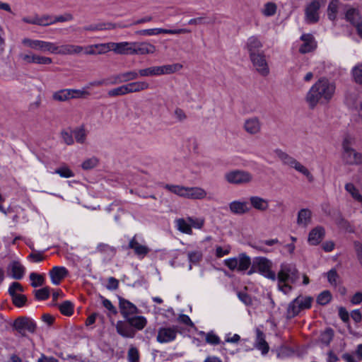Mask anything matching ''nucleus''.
<instances>
[{
    "mask_svg": "<svg viewBox=\"0 0 362 362\" xmlns=\"http://www.w3.org/2000/svg\"><path fill=\"white\" fill-rule=\"evenodd\" d=\"M336 84L326 78L317 80L308 90L305 100L308 106L314 109L318 104H327L334 97Z\"/></svg>",
    "mask_w": 362,
    "mask_h": 362,
    "instance_id": "f257e3e1",
    "label": "nucleus"
},
{
    "mask_svg": "<svg viewBox=\"0 0 362 362\" xmlns=\"http://www.w3.org/2000/svg\"><path fill=\"white\" fill-rule=\"evenodd\" d=\"M22 44L24 47L54 54L72 55L80 54L83 51V47L72 44H66L57 46L55 43L40 40L23 38Z\"/></svg>",
    "mask_w": 362,
    "mask_h": 362,
    "instance_id": "f03ea898",
    "label": "nucleus"
},
{
    "mask_svg": "<svg viewBox=\"0 0 362 362\" xmlns=\"http://www.w3.org/2000/svg\"><path fill=\"white\" fill-rule=\"evenodd\" d=\"M112 51L121 55H148L157 52L156 47L148 41L112 42Z\"/></svg>",
    "mask_w": 362,
    "mask_h": 362,
    "instance_id": "7ed1b4c3",
    "label": "nucleus"
},
{
    "mask_svg": "<svg viewBox=\"0 0 362 362\" xmlns=\"http://www.w3.org/2000/svg\"><path fill=\"white\" fill-rule=\"evenodd\" d=\"M278 281V288L284 294H288L292 290L291 284H295L298 279V271L291 263H282L280 269L276 275Z\"/></svg>",
    "mask_w": 362,
    "mask_h": 362,
    "instance_id": "20e7f679",
    "label": "nucleus"
},
{
    "mask_svg": "<svg viewBox=\"0 0 362 362\" xmlns=\"http://www.w3.org/2000/svg\"><path fill=\"white\" fill-rule=\"evenodd\" d=\"M165 189L178 197L188 199H204L207 196L206 191L200 187L166 185Z\"/></svg>",
    "mask_w": 362,
    "mask_h": 362,
    "instance_id": "39448f33",
    "label": "nucleus"
},
{
    "mask_svg": "<svg viewBox=\"0 0 362 362\" xmlns=\"http://www.w3.org/2000/svg\"><path fill=\"white\" fill-rule=\"evenodd\" d=\"M183 66L180 63L153 66L139 70V76L151 77L170 75L180 71Z\"/></svg>",
    "mask_w": 362,
    "mask_h": 362,
    "instance_id": "423d86ee",
    "label": "nucleus"
},
{
    "mask_svg": "<svg viewBox=\"0 0 362 362\" xmlns=\"http://www.w3.org/2000/svg\"><path fill=\"white\" fill-rule=\"evenodd\" d=\"M313 298L306 296H299L291 302L287 308V316L293 317L298 315L301 311L310 308L313 303Z\"/></svg>",
    "mask_w": 362,
    "mask_h": 362,
    "instance_id": "0eeeda50",
    "label": "nucleus"
},
{
    "mask_svg": "<svg viewBox=\"0 0 362 362\" xmlns=\"http://www.w3.org/2000/svg\"><path fill=\"white\" fill-rule=\"evenodd\" d=\"M224 179L229 184L242 185L250 183L253 176L247 170L235 169L226 173Z\"/></svg>",
    "mask_w": 362,
    "mask_h": 362,
    "instance_id": "6e6552de",
    "label": "nucleus"
},
{
    "mask_svg": "<svg viewBox=\"0 0 362 362\" xmlns=\"http://www.w3.org/2000/svg\"><path fill=\"white\" fill-rule=\"evenodd\" d=\"M224 264L233 271H245L250 267L251 259L245 253H241L238 257L225 259Z\"/></svg>",
    "mask_w": 362,
    "mask_h": 362,
    "instance_id": "1a4fd4ad",
    "label": "nucleus"
},
{
    "mask_svg": "<svg viewBox=\"0 0 362 362\" xmlns=\"http://www.w3.org/2000/svg\"><path fill=\"white\" fill-rule=\"evenodd\" d=\"M250 59L255 71L262 76H267L270 73V68L268 60L264 52L258 54H253Z\"/></svg>",
    "mask_w": 362,
    "mask_h": 362,
    "instance_id": "9d476101",
    "label": "nucleus"
},
{
    "mask_svg": "<svg viewBox=\"0 0 362 362\" xmlns=\"http://www.w3.org/2000/svg\"><path fill=\"white\" fill-rule=\"evenodd\" d=\"M254 265L262 275L269 279L276 280V274L272 270L273 263L271 260L266 257H257L255 260Z\"/></svg>",
    "mask_w": 362,
    "mask_h": 362,
    "instance_id": "9b49d317",
    "label": "nucleus"
},
{
    "mask_svg": "<svg viewBox=\"0 0 362 362\" xmlns=\"http://www.w3.org/2000/svg\"><path fill=\"white\" fill-rule=\"evenodd\" d=\"M191 33V30L187 28H179V29H164L161 28H155L149 29H144L137 30L135 33L138 35L141 36H155L160 34H170V35H179L186 34Z\"/></svg>",
    "mask_w": 362,
    "mask_h": 362,
    "instance_id": "f8f14e48",
    "label": "nucleus"
},
{
    "mask_svg": "<svg viewBox=\"0 0 362 362\" xmlns=\"http://www.w3.org/2000/svg\"><path fill=\"white\" fill-rule=\"evenodd\" d=\"M20 59L26 64H35L37 65H49L52 64V59L33 52L20 54Z\"/></svg>",
    "mask_w": 362,
    "mask_h": 362,
    "instance_id": "ddd939ff",
    "label": "nucleus"
},
{
    "mask_svg": "<svg viewBox=\"0 0 362 362\" xmlns=\"http://www.w3.org/2000/svg\"><path fill=\"white\" fill-rule=\"evenodd\" d=\"M321 7L320 0H313L305 7V19L308 23H315L319 21V10Z\"/></svg>",
    "mask_w": 362,
    "mask_h": 362,
    "instance_id": "4468645a",
    "label": "nucleus"
},
{
    "mask_svg": "<svg viewBox=\"0 0 362 362\" xmlns=\"http://www.w3.org/2000/svg\"><path fill=\"white\" fill-rule=\"evenodd\" d=\"M341 160L347 165H358L362 164V153L354 148H346L342 151Z\"/></svg>",
    "mask_w": 362,
    "mask_h": 362,
    "instance_id": "2eb2a0df",
    "label": "nucleus"
},
{
    "mask_svg": "<svg viewBox=\"0 0 362 362\" xmlns=\"http://www.w3.org/2000/svg\"><path fill=\"white\" fill-rule=\"evenodd\" d=\"M177 334L176 327H161L158 331L157 341L159 343H169L175 339Z\"/></svg>",
    "mask_w": 362,
    "mask_h": 362,
    "instance_id": "dca6fc26",
    "label": "nucleus"
},
{
    "mask_svg": "<svg viewBox=\"0 0 362 362\" xmlns=\"http://www.w3.org/2000/svg\"><path fill=\"white\" fill-rule=\"evenodd\" d=\"M229 211L235 215H244L251 210L250 204L245 200H234L228 204Z\"/></svg>",
    "mask_w": 362,
    "mask_h": 362,
    "instance_id": "f3484780",
    "label": "nucleus"
},
{
    "mask_svg": "<svg viewBox=\"0 0 362 362\" xmlns=\"http://www.w3.org/2000/svg\"><path fill=\"white\" fill-rule=\"evenodd\" d=\"M13 328L19 333L24 334L26 331L34 332L36 329L35 323L28 318L16 319L13 322Z\"/></svg>",
    "mask_w": 362,
    "mask_h": 362,
    "instance_id": "a211bd4d",
    "label": "nucleus"
},
{
    "mask_svg": "<svg viewBox=\"0 0 362 362\" xmlns=\"http://www.w3.org/2000/svg\"><path fill=\"white\" fill-rule=\"evenodd\" d=\"M244 130L250 135H256L260 133L262 123L257 117L247 118L243 123Z\"/></svg>",
    "mask_w": 362,
    "mask_h": 362,
    "instance_id": "6ab92c4d",
    "label": "nucleus"
},
{
    "mask_svg": "<svg viewBox=\"0 0 362 362\" xmlns=\"http://www.w3.org/2000/svg\"><path fill=\"white\" fill-rule=\"evenodd\" d=\"M263 47V43L259 36L252 35L247 38L245 43V49L249 53V57L253 54H258L261 52L259 50Z\"/></svg>",
    "mask_w": 362,
    "mask_h": 362,
    "instance_id": "aec40b11",
    "label": "nucleus"
},
{
    "mask_svg": "<svg viewBox=\"0 0 362 362\" xmlns=\"http://www.w3.org/2000/svg\"><path fill=\"white\" fill-rule=\"evenodd\" d=\"M119 306L121 314L126 320L131 315L139 313L137 307L124 298L119 299Z\"/></svg>",
    "mask_w": 362,
    "mask_h": 362,
    "instance_id": "412c9836",
    "label": "nucleus"
},
{
    "mask_svg": "<svg viewBox=\"0 0 362 362\" xmlns=\"http://www.w3.org/2000/svg\"><path fill=\"white\" fill-rule=\"evenodd\" d=\"M313 213L307 208L301 209L297 214L296 224L298 227L306 228L312 223Z\"/></svg>",
    "mask_w": 362,
    "mask_h": 362,
    "instance_id": "4be33fe9",
    "label": "nucleus"
},
{
    "mask_svg": "<svg viewBox=\"0 0 362 362\" xmlns=\"http://www.w3.org/2000/svg\"><path fill=\"white\" fill-rule=\"evenodd\" d=\"M249 202L250 207L258 211L265 212L269 208V201L257 195L250 196Z\"/></svg>",
    "mask_w": 362,
    "mask_h": 362,
    "instance_id": "5701e85b",
    "label": "nucleus"
},
{
    "mask_svg": "<svg viewBox=\"0 0 362 362\" xmlns=\"http://www.w3.org/2000/svg\"><path fill=\"white\" fill-rule=\"evenodd\" d=\"M325 235V228L322 226H316L309 232L308 242L311 245H317L323 240Z\"/></svg>",
    "mask_w": 362,
    "mask_h": 362,
    "instance_id": "b1692460",
    "label": "nucleus"
},
{
    "mask_svg": "<svg viewBox=\"0 0 362 362\" xmlns=\"http://www.w3.org/2000/svg\"><path fill=\"white\" fill-rule=\"evenodd\" d=\"M303 44L299 48V52L302 54H305L314 50L316 47V42L314 37L310 34H303L301 37Z\"/></svg>",
    "mask_w": 362,
    "mask_h": 362,
    "instance_id": "393cba45",
    "label": "nucleus"
},
{
    "mask_svg": "<svg viewBox=\"0 0 362 362\" xmlns=\"http://www.w3.org/2000/svg\"><path fill=\"white\" fill-rule=\"evenodd\" d=\"M51 281L54 285H59L62 280L68 274V270L64 267H54L49 271Z\"/></svg>",
    "mask_w": 362,
    "mask_h": 362,
    "instance_id": "a878e982",
    "label": "nucleus"
},
{
    "mask_svg": "<svg viewBox=\"0 0 362 362\" xmlns=\"http://www.w3.org/2000/svg\"><path fill=\"white\" fill-rule=\"evenodd\" d=\"M255 347L261 351L263 355L267 354L269 349V345L265 340V336L264 333L259 329H257L256 330Z\"/></svg>",
    "mask_w": 362,
    "mask_h": 362,
    "instance_id": "bb28decb",
    "label": "nucleus"
},
{
    "mask_svg": "<svg viewBox=\"0 0 362 362\" xmlns=\"http://www.w3.org/2000/svg\"><path fill=\"white\" fill-rule=\"evenodd\" d=\"M175 227L182 233L187 235H192L193 233L192 226L188 221L187 217L186 218H180L175 219Z\"/></svg>",
    "mask_w": 362,
    "mask_h": 362,
    "instance_id": "cd10ccee",
    "label": "nucleus"
},
{
    "mask_svg": "<svg viewBox=\"0 0 362 362\" xmlns=\"http://www.w3.org/2000/svg\"><path fill=\"white\" fill-rule=\"evenodd\" d=\"M345 19L349 22L353 26L362 21V17L358 9L350 7L347 8L345 13Z\"/></svg>",
    "mask_w": 362,
    "mask_h": 362,
    "instance_id": "c85d7f7f",
    "label": "nucleus"
},
{
    "mask_svg": "<svg viewBox=\"0 0 362 362\" xmlns=\"http://www.w3.org/2000/svg\"><path fill=\"white\" fill-rule=\"evenodd\" d=\"M129 247L134 250L136 255L141 257H144L149 252V249L141 244H140L134 237L129 243Z\"/></svg>",
    "mask_w": 362,
    "mask_h": 362,
    "instance_id": "c756f323",
    "label": "nucleus"
},
{
    "mask_svg": "<svg viewBox=\"0 0 362 362\" xmlns=\"http://www.w3.org/2000/svg\"><path fill=\"white\" fill-rule=\"evenodd\" d=\"M128 323L138 330L143 329L147 325V320L141 315L131 316L127 319Z\"/></svg>",
    "mask_w": 362,
    "mask_h": 362,
    "instance_id": "7c9ffc66",
    "label": "nucleus"
},
{
    "mask_svg": "<svg viewBox=\"0 0 362 362\" xmlns=\"http://www.w3.org/2000/svg\"><path fill=\"white\" fill-rule=\"evenodd\" d=\"M116 329L119 334L123 337L132 338L134 332L131 327L123 321H118L116 324Z\"/></svg>",
    "mask_w": 362,
    "mask_h": 362,
    "instance_id": "2f4dec72",
    "label": "nucleus"
},
{
    "mask_svg": "<svg viewBox=\"0 0 362 362\" xmlns=\"http://www.w3.org/2000/svg\"><path fill=\"white\" fill-rule=\"evenodd\" d=\"M9 269H11V276L13 279H21L23 278L25 273V268L19 262H13L10 264Z\"/></svg>",
    "mask_w": 362,
    "mask_h": 362,
    "instance_id": "473e14b6",
    "label": "nucleus"
},
{
    "mask_svg": "<svg viewBox=\"0 0 362 362\" xmlns=\"http://www.w3.org/2000/svg\"><path fill=\"white\" fill-rule=\"evenodd\" d=\"M291 168H294L296 171L300 173L305 176L309 181H313V176L309 171V170L301 163L298 161L296 159L294 160Z\"/></svg>",
    "mask_w": 362,
    "mask_h": 362,
    "instance_id": "72a5a7b5",
    "label": "nucleus"
},
{
    "mask_svg": "<svg viewBox=\"0 0 362 362\" xmlns=\"http://www.w3.org/2000/svg\"><path fill=\"white\" fill-rule=\"evenodd\" d=\"M274 154L284 165L291 167L295 158L289 156L287 153L283 151L281 149H276Z\"/></svg>",
    "mask_w": 362,
    "mask_h": 362,
    "instance_id": "f704fd0d",
    "label": "nucleus"
},
{
    "mask_svg": "<svg viewBox=\"0 0 362 362\" xmlns=\"http://www.w3.org/2000/svg\"><path fill=\"white\" fill-rule=\"evenodd\" d=\"M115 28L116 26L114 24L101 23L86 26L83 28V30L88 31H98L104 30H112Z\"/></svg>",
    "mask_w": 362,
    "mask_h": 362,
    "instance_id": "c9c22d12",
    "label": "nucleus"
},
{
    "mask_svg": "<svg viewBox=\"0 0 362 362\" xmlns=\"http://www.w3.org/2000/svg\"><path fill=\"white\" fill-rule=\"evenodd\" d=\"M52 99L59 102H64L70 100L69 88L62 89L52 94Z\"/></svg>",
    "mask_w": 362,
    "mask_h": 362,
    "instance_id": "e433bc0d",
    "label": "nucleus"
},
{
    "mask_svg": "<svg viewBox=\"0 0 362 362\" xmlns=\"http://www.w3.org/2000/svg\"><path fill=\"white\" fill-rule=\"evenodd\" d=\"M345 189L351 195V197L358 202L362 204V195L358 189L352 183L345 185Z\"/></svg>",
    "mask_w": 362,
    "mask_h": 362,
    "instance_id": "4c0bfd02",
    "label": "nucleus"
},
{
    "mask_svg": "<svg viewBox=\"0 0 362 362\" xmlns=\"http://www.w3.org/2000/svg\"><path fill=\"white\" fill-rule=\"evenodd\" d=\"M338 0H332L329 2L327 8V15L329 19L331 21H334L337 17V13L338 12Z\"/></svg>",
    "mask_w": 362,
    "mask_h": 362,
    "instance_id": "58836bf2",
    "label": "nucleus"
},
{
    "mask_svg": "<svg viewBox=\"0 0 362 362\" xmlns=\"http://www.w3.org/2000/svg\"><path fill=\"white\" fill-rule=\"evenodd\" d=\"M139 71L136 72L135 71H130L120 74L117 78L119 81H116L117 83L119 82H127L129 81H133L139 77Z\"/></svg>",
    "mask_w": 362,
    "mask_h": 362,
    "instance_id": "ea45409f",
    "label": "nucleus"
},
{
    "mask_svg": "<svg viewBox=\"0 0 362 362\" xmlns=\"http://www.w3.org/2000/svg\"><path fill=\"white\" fill-rule=\"evenodd\" d=\"M29 278L33 287L41 286L45 283V277L42 274L32 272L30 274Z\"/></svg>",
    "mask_w": 362,
    "mask_h": 362,
    "instance_id": "a19ab883",
    "label": "nucleus"
},
{
    "mask_svg": "<svg viewBox=\"0 0 362 362\" xmlns=\"http://www.w3.org/2000/svg\"><path fill=\"white\" fill-rule=\"evenodd\" d=\"M112 42L107 43H100L93 45L95 48V54H105L110 51H112Z\"/></svg>",
    "mask_w": 362,
    "mask_h": 362,
    "instance_id": "79ce46f5",
    "label": "nucleus"
},
{
    "mask_svg": "<svg viewBox=\"0 0 362 362\" xmlns=\"http://www.w3.org/2000/svg\"><path fill=\"white\" fill-rule=\"evenodd\" d=\"M70 99L83 98L90 95V93L85 88L69 89Z\"/></svg>",
    "mask_w": 362,
    "mask_h": 362,
    "instance_id": "37998d69",
    "label": "nucleus"
},
{
    "mask_svg": "<svg viewBox=\"0 0 362 362\" xmlns=\"http://www.w3.org/2000/svg\"><path fill=\"white\" fill-rule=\"evenodd\" d=\"M277 6L273 2H268L264 4L262 13L265 16H272L276 12Z\"/></svg>",
    "mask_w": 362,
    "mask_h": 362,
    "instance_id": "c03bdc74",
    "label": "nucleus"
},
{
    "mask_svg": "<svg viewBox=\"0 0 362 362\" xmlns=\"http://www.w3.org/2000/svg\"><path fill=\"white\" fill-rule=\"evenodd\" d=\"M130 85L133 93L141 92L149 88V84L144 81L131 82Z\"/></svg>",
    "mask_w": 362,
    "mask_h": 362,
    "instance_id": "a18cd8bd",
    "label": "nucleus"
},
{
    "mask_svg": "<svg viewBox=\"0 0 362 362\" xmlns=\"http://www.w3.org/2000/svg\"><path fill=\"white\" fill-rule=\"evenodd\" d=\"M60 312L65 315L70 316L74 312V305L70 301H64L59 305Z\"/></svg>",
    "mask_w": 362,
    "mask_h": 362,
    "instance_id": "49530a36",
    "label": "nucleus"
},
{
    "mask_svg": "<svg viewBox=\"0 0 362 362\" xmlns=\"http://www.w3.org/2000/svg\"><path fill=\"white\" fill-rule=\"evenodd\" d=\"M99 160L98 158L93 156L91 158L86 159L81 164V167L83 170H90L98 165Z\"/></svg>",
    "mask_w": 362,
    "mask_h": 362,
    "instance_id": "de8ad7c7",
    "label": "nucleus"
},
{
    "mask_svg": "<svg viewBox=\"0 0 362 362\" xmlns=\"http://www.w3.org/2000/svg\"><path fill=\"white\" fill-rule=\"evenodd\" d=\"M54 173L58 174L61 177L69 178L74 176V172L67 166H62L57 168Z\"/></svg>",
    "mask_w": 362,
    "mask_h": 362,
    "instance_id": "09e8293b",
    "label": "nucleus"
},
{
    "mask_svg": "<svg viewBox=\"0 0 362 362\" xmlns=\"http://www.w3.org/2000/svg\"><path fill=\"white\" fill-rule=\"evenodd\" d=\"M187 220L190 223L192 228H194L199 230H201L204 227L205 223V219L204 218L187 216Z\"/></svg>",
    "mask_w": 362,
    "mask_h": 362,
    "instance_id": "8fccbe9b",
    "label": "nucleus"
},
{
    "mask_svg": "<svg viewBox=\"0 0 362 362\" xmlns=\"http://www.w3.org/2000/svg\"><path fill=\"white\" fill-rule=\"evenodd\" d=\"M331 299L332 295L330 292L328 291H324L318 295L317 302L320 305H325L329 303Z\"/></svg>",
    "mask_w": 362,
    "mask_h": 362,
    "instance_id": "3c124183",
    "label": "nucleus"
},
{
    "mask_svg": "<svg viewBox=\"0 0 362 362\" xmlns=\"http://www.w3.org/2000/svg\"><path fill=\"white\" fill-rule=\"evenodd\" d=\"M35 298L39 300H44L49 297L50 290L48 287L35 290L34 291Z\"/></svg>",
    "mask_w": 362,
    "mask_h": 362,
    "instance_id": "603ef678",
    "label": "nucleus"
},
{
    "mask_svg": "<svg viewBox=\"0 0 362 362\" xmlns=\"http://www.w3.org/2000/svg\"><path fill=\"white\" fill-rule=\"evenodd\" d=\"M333 335V330L332 329H327L321 334L320 341L325 345H328L332 341Z\"/></svg>",
    "mask_w": 362,
    "mask_h": 362,
    "instance_id": "864d4df0",
    "label": "nucleus"
},
{
    "mask_svg": "<svg viewBox=\"0 0 362 362\" xmlns=\"http://www.w3.org/2000/svg\"><path fill=\"white\" fill-rule=\"evenodd\" d=\"M97 251L103 254H107L110 256H112L115 253V250L113 247L104 243H100L98 245Z\"/></svg>",
    "mask_w": 362,
    "mask_h": 362,
    "instance_id": "5fc2aeb1",
    "label": "nucleus"
},
{
    "mask_svg": "<svg viewBox=\"0 0 362 362\" xmlns=\"http://www.w3.org/2000/svg\"><path fill=\"white\" fill-rule=\"evenodd\" d=\"M37 25L47 26L54 24L53 17L50 16H44L42 17L36 16Z\"/></svg>",
    "mask_w": 362,
    "mask_h": 362,
    "instance_id": "6e6d98bb",
    "label": "nucleus"
},
{
    "mask_svg": "<svg viewBox=\"0 0 362 362\" xmlns=\"http://www.w3.org/2000/svg\"><path fill=\"white\" fill-rule=\"evenodd\" d=\"M11 297L13 304L17 307L23 306L27 300L25 296L21 293L13 294Z\"/></svg>",
    "mask_w": 362,
    "mask_h": 362,
    "instance_id": "4d7b16f0",
    "label": "nucleus"
},
{
    "mask_svg": "<svg viewBox=\"0 0 362 362\" xmlns=\"http://www.w3.org/2000/svg\"><path fill=\"white\" fill-rule=\"evenodd\" d=\"M353 76L355 81L362 84V64H358L353 68Z\"/></svg>",
    "mask_w": 362,
    "mask_h": 362,
    "instance_id": "13d9d810",
    "label": "nucleus"
},
{
    "mask_svg": "<svg viewBox=\"0 0 362 362\" xmlns=\"http://www.w3.org/2000/svg\"><path fill=\"white\" fill-rule=\"evenodd\" d=\"M74 135L78 143L83 144L85 142L86 139V132L84 129L79 128L76 129L74 132Z\"/></svg>",
    "mask_w": 362,
    "mask_h": 362,
    "instance_id": "bf43d9fd",
    "label": "nucleus"
},
{
    "mask_svg": "<svg viewBox=\"0 0 362 362\" xmlns=\"http://www.w3.org/2000/svg\"><path fill=\"white\" fill-rule=\"evenodd\" d=\"M202 258V253L199 251H192L188 253V259L192 264H197Z\"/></svg>",
    "mask_w": 362,
    "mask_h": 362,
    "instance_id": "052dcab7",
    "label": "nucleus"
},
{
    "mask_svg": "<svg viewBox=\"0 0 362 362\" xmlns=\"http://www.w3.org/2000/svg\"><path fill=\"white\" fill-rule=\"evenodd\" d=\"M231 247L230 245H225L223 247L217 246L216 247L215 255L217 257H222L228 255L230 252Z\"/></svg>",
    "mask_w": 362,
    "mask_h": 362,
    "instance_id": "680f3d73",
    "label": "nucleus"
},
{
    "mask_svg": "<svg viewBox=\"0 0 362 362\" xmlns=\"http://www.w3.org/2000/svg\"><path fill=\"white\" fill-rule=\"evenodd\" d=\"M23 286L18 282H13L11 284L8 288V293L11 296H13V294H18V292H23Z\"/></svg>",
    "mask_w": 362,
    "mask_h": 362,
    "instance_id": "e2e57ef3",
    "label": "nucleus"
},
{
    "mask_svg": "<svg viewBox=\"0 0 362 362\" xmlns=\"http://www.w3.org/2000/svg\"><path fill=\"white\" fill-rule=\"evenodd\" d=\"M338 279L339 276L335 270L332 269L327 273V279L331 285L336 286L337 285Z\"/></svg>",
    "mask_w": 362,
    "mask_h": 362,
    "instance_id": "0e129e2a",
    "label": "nucleus"
},
{
    "mask_svg": "<svg viewBox=\"0 0 362 362\" xmlns=\"http://www.w3.org/2000/svg\"><path fill=\"white\" fill-rule=\"evenodd\" d=\"M240 340V337L238 334H231L228 333L225 335L224 343L237 344Z\"/></svg>",
    "mask_w": 362,
    "mask_h": 362,
    "instance_id": "69168bd1",
    "label": "nucleus"
},
{
    "mask_svg": "<svg viewBox=\"0 0 362 362\" xmlns=\"http://www.w3.org/2000/svg\"><path fill=\"white\" fill-rule=\"evenodd\" d=\"M28 259L35 263L40 262L44 259L43 253L42 252H35L29 255Z\"/></svg>",
    "mask_w": 362,
    "mask_h": 362,
    "instance_id": "338daca9",
    "label": "nucleus"
},
{
    "mask_svg": "<svg viewBox=\"0 0 362 362\" xmlns=\"http://www.w3.org/2000/svg\"><path fill=\"white\" fill-rule=\"evenodd\" d=\"M354 138L351 135H346L342 141V151L346 148H353L351 145L354 143Z\"/></svg>",
    "mask_w": 362,
    "mask_h": 362,
    "instance_id": "774afa93",
    "label": "nucleus"
}]
</instances>
